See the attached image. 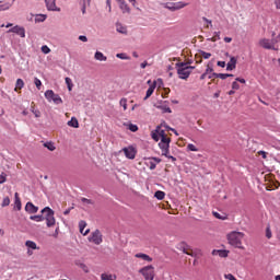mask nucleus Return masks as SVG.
<instances>
[{
	"mask_svg": "<svg viewBox=\"0 0 280 280\" xmlns=\"http://www.w3.org/2000/svg\"><path fill=\"white\" fill-rule=\"evenodd\" d=\"M42 213L45 215L44 220H46V225L51 229V226H56V218L54 217L55 212L49 207H45L42 210Z\"/></svg>",
	"mask_w": 280,
	"mask_h": 280,
	"instance_id": "obj_3",
	"label": "nucleus"
},
{
	"mask_svg": "<svg viewBox=\"0 0 280 280\" xmlns=\"http://www.w3.org/2000/svg\"><path fill=\"white\" fill-rule=\"evenodd\" d=\"M8 180V175L5 173L0 174V185H3Z\"/></svg>",
	"mask_w": 280,
	"mask_h": 280,
	"instance_id": "obj_39",
	"label": "nucleus"
},
{
	"mask_svg": "<svg viewBox=\"0 0 280 280\" xmlns=\"http://www.w3.org/2000/svg\"><path fill=\"white\" fill-rule=\"evenodd\" d=\"M275 4L277 10H280V0H275Z\"/></svg>",
	"mask_w": 280,
	"mask_h": 280,
	"instance_id": "obj_64",
	"label": "nucleus"
},
{
	"mask_svg": "<svg viewBox=\"0 0 280 280\" xmlns=\"http://www.w3.org/2000/svg\"><path fill=\"white\" fill-rule=\"evenodd\" d=\"M224 278L228 280H233V279H235V276H233L232 273H228L224 276Z\"/></svg>",
	"mask_w": 280,
	"mask_h": 280,
	"instance_id": "obj_60",
	"label": "nucleus"
},
{
	"mask_svg": "<svg viewBox=\"0 0 280 280\" xmlns=\"http://www.w3.org/2000/svg\"><path fill=\"white\" fill-rule=\"evenodd\" d=\"M45 97L48 102H54V104H62V97L52 92V90H47L45 92Z\"/></svg>",
	"mask_w": 280,
	"mask_h": 280,
	"instance_id": "obj_8",
	"label": "nucleus"
},
{
	"mask_svg": "<svg viewBox=\"0 0 280 280\" xmlns=\"http://www.w3.org/2000/svg\"><path fill=\"white\" fill-rule=\"evenodd\" d=\"M119 105L122 106L124 110H128V98L122 97V98L119 101Z\"/></svg>",
	"mask_w": 280,
	"mask_h": 280,
	"instance_id": "obj_30",
	"label": "nucleus"
},
{
	"mask_svg": "<svg viewBox=\"0 0 280 280\" xmlns=\"http://www.w3.org/2000/svg\"><path fill=\"white\" fill-rule=\"evenodd\" d=\"M237 67V58L231 57L226 65V71H233Z\"/></svg>",
	"mask_w": 280,
	"mask_h": 280,
	"instance_id": "obj_17",
	"label": "nucleus"
},
{
	"mask_svg": "<svg viewBox=\"0 0 280 280\" xmlns=\"http://www.w3.org/2000/svg\"><path fill=\"white\" fill-rule=\"evenodd\" d=\"M266 237L267 240H270L272 237V231L270 230V226H267L266 229Z\"/></svg>",
	"mask_w": 280,
	"mask_h": 280,
	"instance_id": "obj_46",
	"label": "nucleus"
},
{
	"mask_svg": "<svg viewBox=\"0 0 280 280\" xmlns=\"http://www.w3.org/2000/svg\"><path fill=\"white\" fill-rule=\"evenodd\" d=\"M101 280H115V276L108 273H102Z\"/></svg>",
	"mask_w": 280,
	"mask_h": 280,
	"instance_id": "obj_34",
	"label": "nucleus"
},
{
	"mask_svg": "<svg viewBox=\"0 0 280 280\" xmlns=\"http://www.w3.org/2000/svg\"><path fill=\"white\" fill-rule=\"evenodd\" d=\"M187 5H189V3L183 2V1L163 3V8H165L166 10H170L171 12L183 10V8H187Z\"/></svg>",
	"mask_w": 280,
	"mask_h": 280,
	"instance_id": "obj_4",
	"label": "nucleus"
},
{
	"mask_svg": "<svg viewBox=\"0 0 280 280\" xmlns=\"http://www.w3.org/2000/svg\"><path fill=\"white\" fill-rule=\"evenodd\" d=\"M151 161H153V163L156 165L159 163H161V159L160 158H152Z\"/></svg>",
	"mask_w": 280,
	"mask_h": 280,
	"instance_id": "obj_63",
	"label": "nucleus"
},
{
	"mask_svg": "<svg viewBox=\"0 0 280 280\" xmlns=\"http://www.w3.org/2000/svg\"><path fill=\"white\" fill-rule=\"evenodd\" d=\"M217 65H218V67H221L222 69H224V67H226L225 61H218Z\"/></svg>",
	"mask_w": 280,
	"mask_h": 280,
	"instance_id": "obj_59",
	"label": "nucleus"
},
{
	"mask_svg": "<svg viewBox=\"0 0 280 280\" xmlns=\"http://www.w3.org/2000/svg\"><path fill=\"white\" fill-rule=\"evenodd\" d=\"M155 108H158L159 110H162V113H172V108H170V106L167 105V101L158 103L154 105Z\"/></svg>",
	"mask_w": 280,
	"mask_h": 280,
	"instance_id": "obj_14",
	"label": "nucleus"
},
{
	"mask_svg": "<svg viewBox=\"0 0 280 280\" xmlns=\"http://www.w3.org/2000/svg\"><path fill=\"white\" fill-rule=\"evenodd\" d=\"M116 2L118 3V7L121 10L122 14H130L131 9L126 0H116Z\"/></svg>",
	"mask_w": 280,
	"mask_h": 280,
	"instance_id": "obj_12",
	"label": "nucleus"
},
{
	"mask_svg": "<svg viewBox=\"0 0 280 280\" xmlns=\"http://www.w3.org/2000/svg\"><path fill=\"white\" fill-rule=\"evenodd\" d=\"M202 21H205V23H207L208 25L206 27H213V22L209 19H207L206 16L202 18Z\"/></svg>",
	"mask_w": 280,
	"mask_h": 280,
	"instance_id": "obj_49",
	"label": "nucleus"
},
{
	"mask_svg": "<svg viewBox=\"0 0 280 280\" xmlns=\"http://www.w3.org/2000/svg\"><path fill=\"white\" fill-rule=\"evenodd\" d=\"M214 75L215 78H220V80H226V78H229V73H218Z\"/></svg>",
	"mask_w": 280,
	"mask_h": 280,
	"instance_id": "obj_41",
	"label": "nucleus"
},
{
	"mask_svg": "<svg viewBox=\"0 0 280 280\" xmlns=\"http://www.w3.org/2000/svg\"><path fill=\"white\" fill-rule=\"evenodd\" d=\"M177 74L179 80H187L191 75V70L189 68L177 69Z\"/></svg>",
	"mask_w": 280,
	"mask_h": 280,
	"instance_id": "obj_11",
	"label": "nucleus"
},
{
	"mask_svg": "<svg viewBox=\"0 0 280 280\" xmlns=\"http://www.w3.org/2000/svg\"><path fill=\"white\" fill-rule=\"evenodd\" d=\"M135 257L137 259H142L143 261H148L149 264L152 262V257H150V255H148V254L138 253L135 255Z\"/></svg>",
	"mask_w": 280,
	"mask_h": 280,
	"instance_id": "obj_18",
	"label": "nucleus"
},
{
	"mask_svg": "<svg viewBox=\"0 0 280 280\" xmlns=\"http://www.w3.org/2000/svg\"><path fill=\"white\" fill-rule=\"evenodd\" d=\"M187 150H189V152H198V148H196L194 144L189 143L187 145Z\"/></svg>",
	"mask_w": 280,
	"mask_h": 280,
	"instance_id": "obj_44",
	"label": "nucleus"
},
{
	"mask_svg": "<svg viewBox=\"0 0 280 280\" xmlns=\"http://www.w3.org/2000/svg\"><path fill=\"white\" fill-rule=\"evenodd\" d=\"M176 69H187V62H177L175 63Z\"/></svg>",
	"mask_w": 280,
	"mask_h": 280,
	"instance_id": "obj_38",
	"label": "nucleus"
},
{
	"mask_svg": "<svg viewBox=\"0 0 280 280\" xmlns=\"http://www.w3.org/2000/svg\"><path fill=\"white\" fill-rule=\"evenodd\" d=\"M1 207H10V197H5L2 200Z\"/></svg>",
	"mask_w": 280,
	"mask_h": 280,
	"instance_id": "obj_40",
	"label": "nucleus"
},
{
	"mask_svg": "<svg viewBox=\"0 0 280 280\" xmlns=\"http://www.w3.org/2000/svg\"><path fill=\"white\" fill-rule=\"evenodd\" d=\"M79 229H80V233L82 235H89V233L91 232V230H89V229L84 231V229H86V221H80Z\"/></svg>",
	"mask_w": 280,
	"mask_h": 280,
	"instance_id": "obj_19",
	"label": "nucleus"
},
{
	"mask_svg": "<svg viewBox=\"0 0 280 280\" xmlns=\"http://www.w3.org/2000/svg\"><path fill=\"white\" fill-rule=\"evenodd\" d=\"M95 60H98L100 62H106V60H108V58L106 56H104V52L102 51H96L94 55Z\"/></svg>",
	"mask_w": 280,
	"mask_h": 280,
	"instance_id": "obj_21",
	"label": "nucleus"
},
{
	"mask_svg": "<svg viewBox=\"0 0 280 280\" xmlns=\"http://www.w3.org/2000/svg\"><path fill=\"white\" fill-rule=\"evenodd\" d=\"M199 54H200L201 58H205V60H209V58H211V52L200 50Z\"/></svg>",
	"mask_w": 280,
	"mask_h": 280,
	"instance_id": "obj_35",
	"label": "nucleus"
},
{
	"mask_svg": "<svg viewBox=\"0 0 280 280\" xmlns=\"http://www.w3.org/2000/svg\"><path fill=\"white\" fill-rule=\"evenodd\" d=\"M47 20V15L44 14H39L37 15V18L35 19L36 23H43L44 21Z\"/></svg>",
	"mask_w": 280,
	"mask_h": 280,
	"instance_id": "obj_36",
	"label": "nucleus"
},
{
	"mask_svg": "<svg viewBox=\"0 0 280 280\" xmlns=\"http://www.w3.org/2000/svg\"><path fill=\"white\" fill-rule=\"evenodd\" d=\"M122 152L127 159L132 160V159H135V156H137V151H135V148H132V147L124 148Z\"/></svg>",
	"mask_w": 280,
	"mask_h": 280,
	"instance_id": "obj_15",
	"label": "nucleus"
},
{
	"mask_svg": "<svg viewBox=\"0 0 280 280\" xmlns=\"http://www.w3.org/2000/svg\"><path fill=\"white\" fill-rule=\"evenodd\" d=\"M23 86H25V82H23V79H18L16 83H15V91L19 89H23Z\"/></svg>",
	"mask_w": 280,
	"mask_h": 280,
	"instance_id": "obj_33",
	"label": "nucleus"
},
{
	"mask_svg": "<svg viewBox=\"0 0 280 280\" xmlns=\"http://www.w3.org/2000/svg\"><path fill=\"white\" fill-rule=\"evenodd\" d=\"M30 220H33L34 222H43V220H45V217L43 214L31 215Z\"/></svg>",
	"mask_w": 280,
	"mask_h": 280,
	"instance_id": "obj_28",
	"label": "nucleus"
},
{
	"mask_svg": "<svg viewBox=\"0 0 280 280\" xmlns=\"http://www.w3.org/2000/svg\"><path fill=\"white\" fill-rule=\"evenodd\" d=\"M129 1V3H131V5L133 7V8H137L138 10H141V9H139L138 7H137V0H128Z\"/></svg>",
	"mask_w": 280,
	"mask_h": 280,
	"instance_id": "obj_62",
	"label": "nucleus"
},
{
	"mask_svg": "<svg viewBox=\"0 0 280 280\" xmlns=\"http://www.w3.org/2000/svg\"><path fill=\"white\" fill-rule=\"evenodd\" d=\"M279 43V40H277L276 38L272 39H260L259 40V45L260 47H262L264 49H272L273 51H277V47H275V45H277Z\"/></svg>",
	"mask_w": 280,
	"mask_h": 280,
	"instance_id": "obj_6",
	"label": "nucleus"
},
{
	"mask_svg": "<svg viewBox=\"0 0 280 280\" xmlns=\"http://www.w3.org/2000/svg\"><path fill=\"white\" fill-rule=\"evenodd\" d=\"M44 148H47V150H49L50 152H54V150H56V145L54 144V142H45Z\"/></svg>",
	"mask_w": 280,
	"mask_h": 280,
	"instance_id": "obj_32",
	"label": "nucleus"
},
{
	"mask_svg": "<svg viewBox=\"0 0 280 280\" xmlns=\"http://www.w3.org/2000/svg\"><path fill=\"white\" fill-rule=\"evenodd\" d=\"M212 37V42L215 43V40H220V32H214Z\"/></svg>",
	"mask_w": 280,
	"mask_h": 280,
	"instance_id": "obj_51",
	"label": "nucleus"
},
{
	"mask_svg": "<svg viewBox=\"0 0 280 280\" xmlns=\"http://www.w3.org/2000/svg\"><path fill=\"white\" fill-rule=\"evenodd\" d=\"M154 89H156V81L147 90V94L144 96V100H148L152 93H154Z\"/></svg>",
	"mask_w": 280,
	"mask_h": 280,
	"instance_id": "obj_25",
	"label": "nucleus"
},
{
	"mask_svg": "<svg viewBox=\"0 0 280 280\" xmlns=\"http://www.w3.org/2000/svg\"><path fill=\"white\" fill-rule=\"evenodd\" d=\"M106 5L108 8V12H113V7L110 5V0H106Z\"/></svg>",
	"mask_w": 280,
	"mask_h": 280,
	"instance_id": "obj_61",
	"label": "nucleus"
},
{
	"mask_svg": "<svg viewBox=\"0 0 280 280\" xmlns=\"http://www.w3.org/2000/svg\"><path fill=\"white\" fill-rule=\"evenodd\" d=\"M116 32L119 34H128V28L121 24H116Z\"/></svg>",
	"mask_w": 280,
	"mask_h": 280,
	"instance_id": "obj_27",
	"label": "nucleus"
},
{
	"mask_svg": "<svg viewBox=\"0 0 280 280\" xmlns=\"http://www.w3.org/2000/svg\"><path fill=\"white\" fill-rule=\"evenodd\" d=\"M217 220H226V215H221L219 212H212Z\"/></svg>",
	"mask_w": 280,
	"mask_h": 280,
	"instance_id": "obj_42",
	"label": "nucleus"
},
{
	"mask_svg": "<svg viewBox=\"0 0 280 280\" xmlns=\"http://www.w3.org/2000/svg\"><path fill=\"white\" fill-rule=\"evenodd\" d=\"M25 212L26 213H38V207L34 206L32 201H28L25 205Z\"/></svg>",
	"mask_w": 280,
	"mask_h": 280,
	"instance_id": "obj_16",
	"label": "nucleus"
},
{
	"mask_svg": "<svg viewBox=\"0 0 280 280\" xmlns=\"http://www.w3.org/2000/svg\"><path fill=\"white\" fill-rule=\"evenodd\" d=\"M81 202H83L84 205H93V200L88 199V198H81Z\"/></svg>",
	"mask_w": 280,
	"mask_h": 280,
	"instance_id": "obj_50",
	"label": "nucleus"
},
{
	"mask_svg": "<svg viewBox=\"0 0 280 280\" xmlns=\"http://www.w3.org/2000/svg\"><path fill=\"white\" fill-rule=\"evenodd\" d=\"M116 58H119L120 60H128V56H126L124 52L117 54Z\"/></svg>",
	"mask_w": 280,
	"mask_h": 280,
	"instance_id": "obj_48",
	"label": "nucleus"
},
{
	"mask_svg": "<svg viewBox=\"0 0 280 280\" xmlns=\"http://www.w3.org/2000/svg\"><path fill=\"white\" fill-rule=\"evenodd\" d=\"M68 126H70V128H80V122L78 118L72 117L71 120L68 121Z\"/></svg>",
	"mask_w": 280,
	"mask_h": 280,
	"instance_id": "obj_24",
	"label": "nucleus"
},
{
	"mask_svg": "<svg viewBox=\"0 0 280 280\" xmlns=\"http://www.w3.org/2000/svg\"><path fill=\"white\" fill-rule=\"evenodd\" d=\"M232 89H233V91H240V83H237L236 81H234V82L232 83Z\"/></svg>",
	"mask_w": 280,
	"mask_h": 280,
	"instance_id": "obj_53",
	"label": "nucleus"
},
{
	"mask_svg": "<svg viewBox=\"0 0 280 280\" xmlns=\"http://www.w3.org/2000/svg\"><path fill=\"white\" fill-rule=\"evenodd\" d=\"M42 51L43 54H49L51 51V49L49 47H47V45L42 46Z\"/></svg>",
	"mask_w": 280,
	"mask_h": 280,
	"instance_id": "obj_52",
	"label": "nucleus"
},
{
	"mask_svg": "<svg viewBox=\"0 0 280 280\" xmlns=\"http://www.w3.org/2000/svg\"><path fill=\"white\" fill-rule=\"evenodd\" d=\"M65 80H66V84L68 86V90L71 91L73 89V83L71 81V78L67 77Z\"/></svg>",
	"mask_w": 280,
	"mask_h": 280,
	"instance_id": "obj_37",
	"label": "nucleus"
},
{
	"mask_svg": "<svg viewBox=\"0 0 280 280\" xmlns=\"http://www.w3.org/2000/svg\"><path fill=\"white\" fill-rule=\"evenodd\" d=\"M154 198H156L158 200H163L165 198V192L163 190H158L154 194Z\"/></svg>",
	"mask_w": 280,
	"mask_h": 280,
	"instance_id": "obj_29",
	"label": "nucleus"
},
{
	"mask_svg": "<svg viewBox=\"0 0 280 280\" xmlns=\"http://www.w3.org/2000/svg\"><path fill=\"white\" fill-rule=\"evenodd\" d=\"M12 8V3L0 1V12H5Z\"/></svg>",
	"mask_w": 280,
	"mask_h": 280,
	"instance_id": "obj_22",
	"label": "nucleus"
},
{
	"mask_svg": "<svg viewBox=\"0 0 280 280\" xmlns=\"http://www.w3.org/2000/svg\"><path fill=\"white\" fill-rule=\"evenodd\" d=\"M25 246L31 250H40V247H38L34 241H26Z\"/></svg>",
	"mask_w": 280,
	"mask_h": 280,
	"instance_id": "obj_20",
	"label": "nucleus"
},
{
	"mask_svg": "<svg viewBox=\"0 0 280 280\" xmlns=\"http://www.w3.org/2000/svg\"><path fill=\"white\" fill-rule=\"evenodd\" d=\"M80 268H81L82 270H84L85 272H89V267H88L85 264L81 262V264H80Z\"/></svg>",
	"mask_w": 280,
	"mask_h": 280,
	"instance_id": "obj_57",
	"label": "nucleus"
},
{
	"mask_svg": "<svg viewBox=\"0 0 280 280\" xmlns=\"http://www.w3.org/2000/svg\"><path fill=\"white\" fill-rule=\"evenodd\" d=\"M149 168H150V170H156V164H155L154 161H150V162H149Z\"/></svg>",
	"mask_w": 280,
	"mask_h": 280,
	"instance_id": "obj_55",
	"label": "nucleus"
},
{
	"mask_svg": "<svg viewBox=\"0 0 280 280\" xmlns=\"http://www.w3.org/2000/svg\"><path fill=\"white\" fill-rule=\"evenodd\" d=\"M163 138L168 139L167 135H165V130L161 129V126H158L155 130L151 132V139H153V141L159 142Z\"/></svg>",
	"mask_w": 280,
	"mask_h": 280,
	"instance_id": "obj_7",
	"label": "nucleus"
},
{
	"mask_svg": "<svg viewBox=\"0 0 280 280\" xmlns=\"http://www.w3.org/2000/svg\"><path fill=\"white\" fill-rule=\"evenodd\" d=\"M179 248H180V250H183V253H185V255H190V257H194V253H189V252L187 250V245H185V243H182V244L179 245Z\"/></svg>",
	"mask_w": 280,
	"mask_h": 280,
	"instance_id": "obj_31",
	"label": "nucleus"
},
{
	"mask_svg": "<svg viewBox=\"0 0 280 280\" xmlns=\"http://www.w3.org/2000/svg\"><path fill=\"white\" fill-rule=\"evenodd\" d=\"M9 34H18L21 38H25V28L23 26L15 25L8 31Z\"/></svg>",
	"mask_w": 280,
	"mask_h": 280,
	"instance_id": "obj_10",
	"label": "nucleus"
},
{
	"mask_svg": "<svg viewBox=\"0 0 280 280\" xmlns=\"http://www.w3.org/2000/svg\"><path fill=\"white\" fill-rule=\"evenodd\" d=\"M170 143H172L171 138H163L159 142V148L162 152V156H165L166 159L172 160V163H176V158L173 155H170Z\"/></svg>",
	"mask_w": 280,
	"mask_h": 280,
	"instance_id": "obj_2",
	"label": "nucleus"
},
{
	"mask_svg": "<svg viewBox=\"0 0 280 280\" xmlns=\"http://www.w3.org/2000/svg\"><path fill=\"white\" fill-rule=\"evenodd\" d=\"M139 273L142 275L144 280H154V266L148 265L139 269Z\"/></svg>",
	"mask_w": 280,
	"mask_h": 280,
	"instance_id": "obj_5",
	"label": "nucleus"
},
{
	"mask_svg": "<svg viewBox=\"0 0 280 280\" xmlns=\"http://www.w3.org/2000/svg\"><path fill=\"white\" fill-rule=\"evenodd\" d=\"M14 198H15V201H14L15 209H18V211H21L22 205H21V198H19V192L14 194Z\"/></svg>",
	"mask_w": 280,
	"mask_h": 280,
	"instance_id": "obj_26",
	"label": "nucleus"
},
{
	"mask_svg": "<svg viewBox=\"0 0 280 280\" xmlns=\"http://www.w3.org/2000/svg\"><path fill=\"white\" fill-rule=\"evenodd\" d=\"M205 73H206L207 75H209V73H213V67L211 66V63H208V65H207V69H206V71H205Z\"/></svg>",
	"mask_w": 280,
	"mask_h": 280,
	"instance_id": "obj_43",
	"label": "nucleus"
},
{
	"mask_svg": "<svg viewBox=\"0 0 280 280\" xmlns=\"http://www.w3.org/2000/svg\"><path fill=\"white\" fill-rule=\"evenodd\" d=\"M258 154L260 156H262V159H267L268 158V153L266 151H258Z\"/></svg>",
	"mask_w": 280,
	"mask_h": 280,
	"instance_id": "obj_58",
	"label": "nucleus"
},
{
	"mask_svg": "<svg viewBox=\"0 0 280 280\" xmlns=\"http://www.w3.org/2000/svg\"><path fill=\"white\" fill-rule=\"evenodd\" d=\"M212 255H219V257H229V252L224 249H214Z\"/></svg>",
	"mask_w": 280,
	"mask_h": 280,
	"instance_id": "obj_23",
	"label": "nucleus"
},
{
	"mask_svg": "<svg viewBox=\"0 0 280 280\" xmlns=\"http://www.w3.org/2000/svg\"><path fill=\"white\" fill-rule=\"evenodd\" d=\"M32 113L35 115V117H40V110L38 109H34V107H32Z\"/></svg>",
	"mask_w": 280,
	"mask_h": 280,
	"instance_id": "obj_56",
	"label": "nucleus"
},
{
	"mask_svg": "<svg viewBox=\"0 0 280 280\" xmlns=\"http://www.w3.org/2000/svg\"><path fill=\"white\" fill-rule=\"evenodd\" d=\"M79 40H81V43H88L89 38L85 35H80Z\"/></svg>",
	"mask_w": 280,
	"mask_h": 280,
	"instance_id": "obj_54",
	"label": "nucleus"
},
{
	"mask_svg": "<svg viewBox=\"0 0 280 280\" xmlns=\"http://www.w3.org/2000/svg\"><path fill=\"white\" fill-rule=\"evenodd\" d=\"M244 232H237L233 231L228 234V242L230 246H233L234 248H240L241 250H244V245H242V240H244Z\"/></svg>",
	"mask_w": 280,
	"mask_h": 280,
	"instance_id": "obj_1",
	"label": "nucleus"
},
{
	"mask_svg": "<svg viewBox=\"0 0 280 280\" xmlns=\"http://www.w3.org/2000/svg\"><path fill=\"white\" fill-rule=\"evenodd\" d=\"M35 86L38 89V91H40V86H43V82H40V80L38 78H35Z\"/></svg>",
	"mask_w": 280,
	"mask_h": 280,
	"instance_id": "obj_47",
	"label": "nucleus"
},
{
	"mask_svg": "<svg viewBox=\"0 0 280 280\" xmlns=\"http://www.w3.org/2000/svg\"><path fill=\"white\" fill-rule=\"evenodd\" d=\"M88 240L89 242H92V244H96V246H100V244L104 242L102 232H100V230H95L94 232H92Z\"/></svg>",
	"mask_w": 280,
	"mask_h": 280,
	"instance_id": "obj_9",
	"label": "nucleus"
},
{
	"mask_svg": "<svg viewBox=\"0 0 280 280\" xmlns=\"http://www.w3.org/2000/svg\"><path fill=\"white\" fill-rule=\"evenodd\" d=\"M46 8L50 12H60V8L56 5V0H45Z\"/></svg>",
	"mask_w": 280,
	"mask_h": 280,
	"instance_id": "obj_13",
	"label": "nucleus"
},
{
	"mask_svg": "<svg viewBox=\"0 0 280 280\" xmlns=\"http://www.w3.org/2000/svg\"><path fill=\"white\" fill-rule=\"evenodd\" d=\"M128 128L131 132H137V130H139V127L137 125H133V124H129Z\"/></svg>",
	"mask_w": 280,
	"mask_h": 280,
	"instance_id": "obj_45",
	"label": "nucleus"
}]
</instances>
